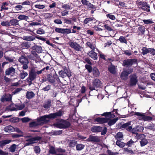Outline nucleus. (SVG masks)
Wrapping results in <instances>:
<instances>
[{
    "label": "nucleus",
    "instance_id": "dca6fc26",
    "mask_svg": "<svg viewBox=\"0 0 155 155\" xmlns=\"http://www.w3.org/2000/svg\"><path fill=\"white\" fill-rule=\"evenodd\" d=\"M12 141L10 140H6L0 141V147H3L6 144H8Z\"/></svg>",
    "mask_w": 155,
    "mask_h": 155
},
{
    "label": "nucleus",
    "instance_id": "c756f323",
    "mask_svg": "<svg viewBox=\"0 0 155 155\" xmlns=\"http://www.w3.org/2000/svg\"><path fill=\"white\" fill-rule=\"evenodd\" d=\"M142 127L141 126H137L131 130V132L135 134H137L139 131L140 129Z\"/></svg>",
    "mask_w": 155,
    "mask_h": 155
},
{
    "label": "nucleus",
    "instance_id": "69168bd1",
    "mask_svg": "<svg viewBox=\"0 0 155 155\" xmlns=\"http://www.w3.org/2000/svg\"><path fill=\"white\" fill-rule=\"evenodd\" d=\"M107 153L109 155H117L118 153H114L112 152L111 150H107Z\"/></svg>",
    "mask_w": 155,
    "mask_h": 155
},
{
    "label": "nucleus",
    "instance_id": "c9c22d12",
    "mask_svg": "<svg viewBox=\"0 0 155 155\" xmlns=\"http://www.w3.org/2000/svg\"><path fill=\"white\" fill-rule=\"evenodd\" d=\"M145 128L151 130H155V125L153 124H150L146 126Z\"/></svg>",
    "mask_w": 155,
    "mask_h": 155
},
{
    "label": "nucleus",
    "instance_id": "f8f14e48",
    "mask_svg": "<svg viewBox=\"0 0 155 155\" xmlns=\"http://www.w3.org/2000/svg\"><path fill=\"white\" fill-rule=\"evenodd\" d=\"M15 72V69L12 67H11L6 69L5 71V74L6 75H9L14 74Z\"/></svg>",
    "mask_w": 155,
    "mask_h": 155
},
{
    "label": "nucleus",
    "instance_id": "49530a36",
    "mask_svg": "<svg viewBox=\"0 0 155 155\" xmlns=\"http://www.w3.org/2000/svg\"><path fill=\"white\" fill-rule=\"evenodd\" d=\"M9 120L11 122L15 123L19 121V118L17 117H14L11 118Z\"/></svg>",
    "mask_w": 155,
    "mask_h": 155
},
{
    "label": "nucleus",
    "instance_id": "9b49d317",
    "mask_svg": "<svg viewBox=\"0 0 155 155\" xmlns=\"http://www.w3.org/2000/svg\"><path fill=\"white\" fill-rule=\"evenodd\" d=\"M130 85L131 86H134L136 85L137 82V77L134 74L130 76Z\"/></svg>",
    "mask_w": 155,
    "mask_h": 155
},
{
    "label": "nucleus",
    "instance_id": "79ce46f5",
    "mask_svg": "<svg viewBox=\"0 0 155 155\" xmlns=\"http://www.w3.org/2000/svg\"><path fill=\"white\" fill-rule=\"evenodd\" d=\"M18 18L20 20H26L28 19V17L26 15H20L18 16Z\"/></svg>",
    "mask_w": 155,
    "mask_h": 155
},
{
    "label": "nucleus",
    "instance_id": "1a4fd4ad",
    "mask_svg": "<svg viewBox=\"0 0 155 155\" xmlns=\"http://www.w3.org/2000/svg\"><path fill=\"white\" fill-rule=\"evenodd\" d=\"M123 63L125 66L130 67L132 65L136 64L137 60L135 59H128L124 60Z\"/></svg>",
    "mask_w": 155,
    "mask_h": 155
},
{
    "label": "nucleus",
    "instance_id": "58836bf2",
    "mask_svg": "<svg viewBox=\"0 0 155 155\" xmlns=\"http://www.w3.org/2000/svg\"><path fill=\"white\" fill-rule=\"evenodd\" d=\"M142 53L143 55H144L149 53V48H147L146 47H143L142 49Z\"/></svg>",
    "mask_w": 155,
    "mask_h": 155
},
{
    "label": "nucleus",
    "instance_id": "423d86ee",
    "mask_svg": "<svg viewBox=\"0 0 155 155\" xmlns=\"http://www.w3.org/2000/svg\"><path fill=\"white\" fill-rule=\"evenodd\" d=\"M68 44L71 48L77 51H80L81 49V47L75 42L70 41L68 42Z\"/></svg>",
    "mask_w": 155,
    "mask_h": 155
},
{
    "label": "nucleus",
    "instance_id": "603ef678",
    "mask_svg": "<svg viewBox=\"0 0 155 155\" xmlns=\"http://www.w3.org/2000/svg\"><path fill=\"white\" fill-rule=\"evenodd\" d=\"M71 32V30L69 28H64L63 34H68Z\"/></svg>",
    "mask_w": 155,
    "mask_h": 155
},
{
    "label": "nucleus",
    "instance_id": "cd10ccee",
    "mask_svg": "<svg viewBox=\"0 0 155 155\" xmlns=\"http://www.w3.org/2000/svg\"><path fill=\"white\" fill-rule=\"evenodd\" d=\"M23 39L28 41H33L35 39V38L32 36H27L23 37Z\"/></svg>",
    "mask_w": 155,
    "mask_h": 155
},
{
    "label": "nucleus",
    "instance_id": "7c9ffc66",
    "mask_svg": "<svg viewBox=\"0 0 155 155\" xmlns=\"http://www.w3.org/2000/svg\"><path fill=\"white\" fill-rule=\"evenodd\" d=\"M86 46L87 47L90 48L92 50H94L95 47L93 44L89 41H87L86 43Z\"/></svg>",
    "mask_w": 155,
    "mask_h": 155
},
{
    "label": "nucleus",
    "instance_id": "2f4dec72",
    "mask_svg": "<svg viewBox=\"0 0 155 155\" xmlns=\"http://www.w3.org/2000/svg\"><path fill=\"white\" fill-rule=\"evenodd\" d=\"M51 101L48 100L43 105V107L45 108H48L51 105Z\"/></svg>",
    "mask_w": 155,
    "mask_h": 155
},
{
    "label": "nucleus",
    "instance_id": "aec40b11",
    "mask_svg": "<svg viewBox=\"0 0 155 155\" xmlns=\"http://www.w3.org/2000/svg\"><path fill=\"white\" fill-rule=\"evenodd\" d=\"M102 130V128L100 126H94L91 128V131L94 132H99L101 131Z\"/></svg>",
    "mask_w": 155,
    "mask_h": 155
},
{
    "label": "nucleus",
    "instance_id": "39448f33",
    "mask_svg": "<svg viewBox=\"0 0 155 155\" xmlns=\"http://www.w3.org/2000/svg\"><path fill=\"white\" fill-rule=\"evenodd\" d=\"M92 85H90L89 86V89L93 91L95 90V88L101 87V81L98 79H96L93 81Z\"/></svg>",
    "mask_w": 155,
    "mask_h": 155
},
{
    "label": "nucleus",
    "instance_id": "393cba45",
    "mask_svg": "<svg viewBox=\"0 0 155 155\" xmlns=\"http://www.w3.org/2000/svg\"><path fill=\"white\" fill-rule=\"evenodd\" d=\"M88 140L91 141L97 142L99 140L98 138L94 136H91L88 139Z\"/></svg>",
    "mask_w": 155,
    "mask_h": 155
},
{
    "label": "nucleus",
    "instance_id": "6e6552de",
    "mask_svg": "<svg viewBox=\"0 0 155 155\" xmlns=\"http://www.w3.org/2000/svg\"><path fill=\"white\" fill-rule=\"evenodd\" d=\"M41 137H36L33 138H30L28 140H26V142L25 143V146H28L30 145L31 144L34 143H35L36 140H39L41 139Z\"/></svg>",
    "mask_w": 155,
    "mask_h": 155
},
{
    "label": "nucleus",
    "instance_id": "a878e982",
    "mask_svg": "<svg viewBox=\"0 0 155 155\" xmlns=\"http://www.w3.org/2000/svg\"><path fill=\"white\" fill-rule=\"evenodd\" d=\"M93 73L94 75L96 77H97L99 76L100 72L96 68H94L93 70Z\"/></svg>",
    "mask_w": 155,
    "mask_h": 155
},
{
    "label": "nucleus",
    "instance_id": "a18cd8bd",
    "mask_svg": "<svg viewBox=\"0 0 155 155\" xmlns=\"http://www.w3.org/2000/svg\"><path fill=\"white\" fill-rule=\"evenodd\" d=\"M92 18H87L84 20V24H87L90 22L93 21Z\"/></svg>",
    "mask_w": 155,
    "mask_h": 155
},
{
    "label": "nucleus",
    "instance_id": "4468645a",
    "mask_svg": "<svg viewBox=\"0 0 155 155\" xmlns=\"http://www.w3.org/2000/svg\"><path fill=\"white\" fill-rule=\"evenodd\" d=\"M19 62L22 64L28 63V61L27 58L24 56H22L18 59Z\"/></svg>",
    "mask_w": 155,
    "mask_h": 155
},
{
    "label": "nucleus",
    "instance_id": "e2e57ef3",
    "mask_svg": "<svg viewBox=\"0 0 155 155\" xmlns=\"http://www.w3.org/2000/svg\"><path fill=\"white\" fill-rule=\"evenodd\" d=\"M106 16L107 18H109L110 19L112 20H114L115 19V17L114 15H111L110 14H108L106 15Z\"/></svg>",
    "mask_w": 155,
    "mask_h": 155
},
{
    "label": "nucleus",
    "instance_id": "864d4df0",
    "mask_svg": "<svg viewBox=\"0 0 155 155\" xmlns=\"http://www.w3.org/2000/svg\"><path fill=\"white\" fill-rule=\"evenodd\" d=\"M131 121H129L127 123H125L122 125L121 126V127L122 128L126 129V128L128 127V126L131 125Z\"/></svg>",
    "mask_w": 155,
    "mask_h": 155
},
{
    "label": "nucleus",
    "instance_id": "5fc2aeb1",
    "mask_svg": "<svg viewBox=\"0 0 155 155\" xmlns=\"http://www.w3.org/2000/svg\"><path fill=\"white\" fill-rule=\"evenodd\" d=\"M16 145L15 144H13L9 148V151L12 152H14L16 149Z\"/></svg>",
    "mask_w": 155,
    "mask_h": 155
},
{
    "label": "nucleus",
    "instance_id": "37998d69",
    "mask_svg": "<svg viewBox=\"0 0 155 155\" xmlns=\"http://www.w3.org/2000/svg\"><path fill=\"white\" fill-rule=\"evenodd\" d=\"M59 74L60 77H61L63 78L67 76V75L63 71H60L59 72Z\"/></svg>",
    "mask_w": 155,
    "mask_h": 155
},
{
    "label": "nucleus",
    "instance_id": "774afa93",
    "mask_svg": "<svg viewBox=\"0 0 155 155\" xmlns=\"http://www.w3.org/2000/svg\"><path fill=\"white\" fill-rule=\"evenodd\" d=\"M149 53L153 55H155V50L153 48H149Z\"/></svg>",
    "mask_w": 155,
    "mask_h": 155
},
{
    "label": "nucleus",
    "instance_id": "5701e85b",
    "mask_svg": "<svg viewBox=\"0 0 155 155\" xmlns=\"http://www.w3.org/2000/svg\"><path fill=\"white\" fill-rule=\"evenodd\" d=\"M123 137V135L122 132H119L117 133L115 136V137L117 140H122Z\"/></svg>",
    "mask_w": 155,
    "mask_h": 155
},
{
    "label": "nucleus",
    "instance_id": "338daca9",
    "mask_svg": "<svg viewBox=\"0 0 155 155\" xmlns=\"http://www.w3.org/2000/svg\"><path fill=\"white\" fill-rule=\"evenodd\" d=\"M139 8L140 9H142L144 11H146L147 12H149L150 11V8H148L147 6L144 7H140Z\"/></svg>",
    "mask_w": 155,
    "mask_h": 155
},
{
    "label": "nucleus",
    "instance_id": "bb28decb",
    "mask_svg": "<svg viewBox=\"0 0 155 155\" xmlns=\"http://www.w3.org/2000/svg\"><path fill=\"white\" fill-rule=\"evenodd\" d=\"M7 109L11 111L16 110V105L13 104H12L7 107Z\"/></svg>",
    "mask_w": 155,
    "mask_h": 155
},
{
    "label": "nucleus",
    "instance_id": "0e129e2a",
    "mask_svg": "<svg viewBox=\"0 0 155 155\" xmlns=\"http://www.w3.org/2000/svg\"><path fill=\"white\" fill-rule=\"evenodd\" d=\"M34 151L36 153H39L40 151V149L39 147L35 146L34 148Z\"/></svg>",
    "mask_w": 155,
    "mask_h": 155
},
{
    "label": "nucleus",
    "instance_id": "ddd939ff",
    "mask_svg": "<svg viewBox=\"0 0 155 155\" xmlns=\"http://www.w3.org/2000/svg\"><path fill=\"white\" fill-rule=\"evenodd\" d=\"M89 56L93 59L94 60H96L97 58V54L94 51V50H91L87 53Z\"/></svg>",
    "mask_w": 155,
    "mask_h": 155
},
{
    "label": "nucleus",
    "instance_id": "2eb2a0df",
    "mask_svg": "<svg viewBox=\"0 0 155 155\" xmlns=\"http://www.w3.org/2000/svg\"><path fill=\"white\" fill-rule=\"evenodd\" d=\"M28 75V73L23 70L20 71L19 77L21 79H24Z\"/></svg>",
    "mask_w": 155,
    "mask_h": 155
},
{
    "label": "nucleus",
    "instance_id": "8fccbe9b",
    "mask_svg": "<svg viewBox=\"0 0 155 155\" xmlns=\"http://www.w3.org/2000/svg\"><path fill=\"white\" fill-rule=\"evenodd\" d=\"M1 25L3 26H10L9 21H2L1 23Z\"/></svg>",
    "mask_w": 155,
    "mask_h": 155
},
{
    "label": "nucleus",
    "instance_id": "13d9d810",
    "mask_svg": "<svg viewBox=\"0 0 155 155\" xmlns=\"http://www.w3.org/2000/svg\"><path fill=\"white\" fill-rule=\"evenodd\" d=\"M35 8L39 9H43L45 7L44 5H35Z\"/></svg>",
    "mask_w": 155,
    "mask_h": 155
},
{
    "label": "nucleus",
    "instance_id": "4d7b16f0",
    "mask_svg": "<svg viewBox=\"0 0 155 155\" xmlns=\"http://www.w3.org/2000/svg\"><path fill=\"white\" fill-rule=\"evenodd\" d=\"M143 22L146 24H151L153 23L151 19H147V20H143Z\"/></svg>",
    "mask_w": 155,
    "mask_h": 155
},
{
    "label": "nucleus",
    "instance_id": "680f3d73",
    "mask_svg": "<svg viewBox=\"0 0 155 155\" xmlns=\"http://www.w3.org/2000/svg\"><path fill=\"white\" fill-rule=\"evenodd\" d=\"M104 26L106 29L108 31H111L113 30V29L112 28L108 26L107 24H104Z\"/></svg>",
    "mask_w": 155,
    "mask_h": 155
},
{
    "label": "nucleus",
    "instance_id": "f704fd0d",
    "mask_svg": "<svg viewBox=\"0 0 155 155\" xmlns=\"http://www.w3.org/2000/svg\"><path fill=\"white\" fill-rule=\"evenodd\" d=\"M13 137L15 138L19 137H31L30 135H28L27 136H24L23 134H14Z\"/></svg>",
    "mask_w": 155,
    "mask_h": 155
},
{
    "label": "nucleus",
    "instance_id": "f257e3e1",
    "mask_svg": "<svg viewBox=\"0 0 155 155\" xmlns=\"http://www.w3.org/2000/svg\"><path fill=\"white\" fill-rule=\"evenodd\" d=\"M63 114V112L59 110L54 113L45 115L38 118L36 121L30 123V126L33 127L41 125L44 123H47L49 121L48 119H53L57 117H60Z\"/></svg>",
    "mask_w": 155,
    "mask_h": 155
},
{
    "label": "nucleus",
    "instance_id": "20e7f679",
    "mask_svg": "<svg viewBox=\"0 0 155 155\" xmlns=\"http://www.w3.org/2000/svg\"><path fill=\"white\" fill-rule=\"evenodd\" d=\"M36 77L35 71L34 70H31L30 71L28 77L26 80L29 86H30L32 84V81L35 79Z\"/></svg>",
    "mask_w": 155,
    "mask_h": 155
},
{
    "label": "nucleus",
    "instance_id": "09e8293b",
    "mask_svg": "<svg viewBox=\"0 0 155 155\" xmlns=\"http://www.w3.org/2000/svg\"><path fill=\"white\" fill-rule=\"evenodd\" d=\"M55 31L57 32L63 34L64 28H56L55 29Z\"/></svg>",
    "mask_w": 155,
    "mask_h": 155
},
{
    "label": "nucleus",
    "instance_id": "6e6d98bb",
    "mask_svg": "<svg viewBox=\"0 0 155 155\" xmlns=\"http://www.w3.org/2000/svg\"><path fill=\"white\" fill-rule=\"evenodd\" d=\"M5 95V100H6V101H11L12 100V96L10 94H9L8 95Z\"/></svg>",
    "mask_w": 155,
    "mask_h": 155
},
{
    "label": "nucleus",
    "instance_id": "f3484780",
    "mask_svg": "<svg viewBox=\"0 0 155 155\" xmlns=\"http://www.w3.org/2000/svg\"><path fill=\"white\" fill-rule=\"evenodd\" d=\"M112 118H109V120L107 122H108V124L109 126H111L114 124L117 120L118 119L117 118H115L113 119H111Z\"/></svg>",
    "mask_w": 155,
    "mask_h": 155
},
{
    "label": "nucleus",
    "instance_id": "7ed1b4c3",
    "mask_svg": "<svg viewBox=\"0 0 155 155\" xmlns=\"http://www.w3.org/2000/svg\"><path fill=\"white\" fill-rule=\"evenodd\" d=\"M134 115L137 116V118L140 120L144 121H149L151 120L152 118L150 116H146L143 113L138 112H135Z\"/></svg>",
    "mask_w": 155,
    "mask_h": 155
},
{
    "label": "nucleus",
    "instance_id": "de8ad7c7",
    "mask_svg": "<svg viewBox=\"0 0 155 155\" xmlns=\"http://www.w3.org/2000/svg\"><path fill=\"white\" fill-rule=\"evenodd\" d=\"M62 7L66 9L69 10L72 9L70 5L69 4H64L62 5Z\"/></svg>",
    "mask_w": 155,
    "mask_h": 155
},
{
    "label": "nucleus",
    "instance_id": "a211bd4d",
    "mask_svg": "<svg viewBox=\"0 0 155 155\" xmlns=\"http://www.w3.org/2000/svg\"><path fill=\"white\" fill-rule=\"evenodd\" d=\"M47 80L50 83L54 84L55 82L54 74L53 76L50 75H48Z\"/></svg>",
    "mask_w": 155,
    "mask_h": 155
},
{
    "label": "nucleus",
    "instance_id": "4be33fe9",
    "mask_svg": "<svg viewBox=\"0 0 155 155\" xmlns=\"http://www.w3.org/2000/svg\"><path fill=\"white\" fill-rule=\"evenodd\" d=\"M10 25H12L16 26L18 25V21L16 19H13L9 21Z\"/></svg>",
    "mask_w": 155,
    "mask_h": 155
},
{
    "label": "nucleus",
    "instance_id": "a19ab883",
    "mask_svg": "<svg viewBox=\"0 0 155 155\" xmlns=\"http://www.w3.org/2000/svg\"><path fill=\"white\" fill-rule=\"evenodd\" d=\"M118 40H119L120 42L122 43H124L126 44H127V41L126 38L123 36H120L118 39Z\"/></svg>",
    "mask_w": 155,
    "mask_h": 155
},
{
    "label": "nucleus",
    "instance_id": "72a5a7b5",
    "mask_svg": "<svg viewBox=\"0 0 155 155\" xmlns=\"http://www.w3.org/2000/svg\"><path fill=\"white\" fill-rule=\"evenodd\" d=\"M63 71L67 75V76L70 78L71 76V74L70 71L69 69L66 68L65 67L64 68Z\"/></svg>",
    "mask_w": 155,
    "mask_h": 155
},
{
    "label": "nucleus",
    "instance_id": "b1692460",
    "mask_svg": "<svg viewBox=\"0 0 155 155\" xmlns=\"http://www.w3.org/2000/svg\"><path fill=\"white\" fill-rule=\"evenodd\" d=\"M14 127L11 125H9L5 127L4 128V130L6 132H10L13 131Z\"/></svg>",
    "mask_w": 155,
    "mask_h": 155
},
{
    "label": "nucleus",
    "instance_id": "6ab92c4d",
    "mask_svg": "<svg viewBox=\"0 0 155 155\" xmlns=\"http://www.w3.org/2000/svg\"><path fill=\"white\" fill-rule=\"evenodd\" d=\"M16 110H21L25 107V105L23 103H20L16 104Z\"/></svg>",
    "mask_w": 155,
    "mask_h": 155
},
{
    "label": "nucleus",
    "instance_id": "473e14b6",
    "mask_svg": "<svg viewBox=\"0 0 155 155\" xmlns=\"http://www.w3.org/2000/svg\"><path fill=\"white\" fill-rule=\"evenodd\" d=\"M49 153L52 154H54L57 153V149H56L53 147H51L49 149Z\"/></svg>",
    "mask_w": 155,
    "mask_h": 155
},
{
    "label": "nucleus",
    "instance_id": "bf43d9fd",
    "mask_svg": "<svg viewBox=\"0 0 155 155\" xmlns=\"http://www.w3.org/2000/svg\"><path fill=\"white\" fill-rule=\"evenodd\" d=\"M85 68L89 72H91L92 71L91 67L89 65H86Z\"/></svg>",
    "mask_w": 155,
    "mask_h": 155
},
{
    "label": "nucleus",
    "instance_id": "412c9836",
    "mask_svg": "<svg viewBox=\"0 0 155 155\" xmlns=\"http://www.w3.org/2000/svg\"><path fill=\"white\" fill-rule=\"evenodd\" d=\"M35 95V94L32 91H27L26 94V97L29 99L32 98Z\"/></svg>",
    "mask_w": 155,
    "mask_h": 155
},
{
    "label": "nucleus",
    "instance_id": "9d476101",
    "mask_svg": "<svg viewBox=\"0 0 155 155\" xmlns=\"http://www.w3.org/2000/svg\"><path fill=\"white\" fill-rule=\"evenodd\" d=\"M132 70L130 69L128 70L127 71H123L120 75L121 78L124 80H126L128 78V76L129 74L132 73Z\"/></svg>",
    "mask_w": 155,
    "mask_h": 155
},
{
    "label": "nucleus",
    "instance_id": "c85d7f7f",
    "mask_svg": "<svg viewBox=\"0 0 155 155\" xmlns=\"http://www.w3.org/2000/svg\"><path fill=\"white\" fill-rule=\"evenodd\" d=\"M108 70L110 73L113 74H115L116 72L115 67L112 65L109 67Z\"/></svg>",
    "mask_w": 155,
    "mask_h": 155
},
{
    "label": "nucleus",
    "instance_id": "0eeeda50",
    "mask_svg": "<svg viewBox=\"0 0 155 155\" xmlns=\"http://www.w3.org/2000/svg\"><path fill=\"white\" fill-rule=\"evenodd\" d=\"M70 124L69 122L64 120H61L58 124V126L60 128H64L68 127Z\"/></svg>",
    "mask_w": 155,
    "mask_h": 155
},
{
    "label": "nucleus",
    "instance_id": "3c124183",
    "mask_svg": "<svg viewBox=\"0 0 155 155\" xmlns=\"http://www.w3.org/2000/svg\"><path fill=\"white\" fill-rule=\"evenodd\" d=\"M77 143V142L75 140L71 141L69 144V146L71 147H74Z\"/></svg>",
    "mask_w": 155,
    "mask_h": 155
},
{
    "label": "nucleus",
    "instance_id": "c03bdc74",
    "mask_svg": "<svg viewBox=\"0 0 155 155\" xmlns=\"http://www.w3.org/2000/svg\"><path fill=\"white\" fill-rule=\"evenodd\" d=\"M37 34L39 35H42L45 33V31L41 28H39L36 31Z\"/></svg>",
    "mask_w": 155,
    "mask_h": 155
},
{
    "label": "nucleus",
    "instance_id": "e433bc0d",
    "mask_svg": "<svg viewBox=\"0 0 155 155\" xmlns=\"http://www.w3.org/2000/svg\"><path fill=\"white\" fill-rule=\"evenodd\" d=\"M140 145L141 147L146 145L148 143L147 140L146 139H143L140 141Z\"/></svg>",
    "mask_w": 155,
    "mask_h": 155
},
{
    "label": "nucleus",
    "instance_id": "ea45409f",
    "mask_svg": "<svg viewBox=\"0 0 155 155\" xmlns=\"http://www.w3.org/2000/svg\"><path fill=\"white\" fill-rule=\"evenodd\" d=\"M116 144L120 147H123L124 146V143L119 140H117L116 142Z\"/></svg>",
    "mask_w": 155,
    "mask_h": 155
},
{
    "label": "nucleus",
    "instance_id": "4c0bfd02",
    "mask_svg": "<svg viewBox=\"0 0 155 155\" xmlns=\"http://www.w3.org/2000/svg\"><path fill=\"white\" fill-rule=\"evenodd\" d=\"M84 146L83 144H78L76 145V150L79 151L81 150L84 148Z\"/></svg>",
    "mask_w": 155,
    "mask_h": 155
},
{
    "label": "nucleus",
    "instance_id": "052dcab7",
    "mask_svg": "<svg viewBox=\"0 0 155 155\" xmlns=\"http://www.w3.org/2000/svg\"><path fill=\"white\" fill-rule=\"evenodd\" d=\"M64 23L69 25L72 24V21L71 20L66 18L64 20Z\"/></svg>",
    "mask_w": 155,
    "mask_h": 155
},
{
    "label": "nucleus",
    "instance_id": "f03ea898",
    "mask_svg": "<svg viewBox=\"0 0 155 155\" xmlns=\"http://www.w3.org/2000/svg\"><path fill=\"white\" fill-rule=\"evenodd\" d=\"M101 115L105 116V117H98L95 120L96 121L101 124L106 123L108 121L109 118H114L115 116V115L114 114H112L111 112H105Z\"/></svg>",
    "mask_w": 155,
    "mask_h": 155
}]
</instances>
